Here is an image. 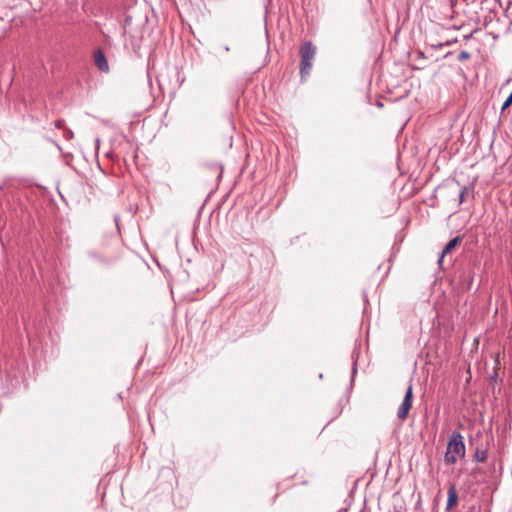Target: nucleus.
I'll list each match as a JSON object with an SVG mask.
<instances>
[{"mask_svg": "<svg viewBox=\"0 0 512 512\" xmlns=\"http://www.w3.org/2000/svg\"><path fill=\"white\" fill-rule=\"evenodd\" d=\"M465 456V445L463 437L459 432H454L447 444L444 460L446 464L452 465Z\"/></svg>", "mask_w": 512, "mask_h": 512, "instance_id": "f257e3e1", "label": "nucleus"}, {"mask_svg": "<svg viewBox=\"0 0 512 512\" xmlns=\"http://www.w3.org/2000/svg\"><path fill=\"white\" fill-rule=\"evenodd\" d=\"M316 49L310 42L304 43L300 48L301 55V74L307 75L312 67V60L315 56Z\"/></svg>", "mask_w": 512, "mask_h": 512, "instance_id": "f03ea898", "label": "nucleus"}, {"mask_svg": "<svg viewBox=\"0 0 512 512\" xmlns=\"http://www.w3.org/2000/svg\"><path fill=\"white\" fill-rule=\"evenodd\" d=\"M412 399H413V387H412V384H410L406 390L404 399L397 411V417L400 420L404 421L408 417L409 411L412 407Z\"/></svg>", "mask_w": 512, "mask_h": 512, "instance_id": "7ed1b4c3", "label": "nucleus"}, {"mask_svg": "<svg viewBox=\"0 0 512 512\" xmlns=\"http://www.w3.org/2000/svg\"><path fill=\"white\" fill-rule=\"evenodd\" d=\"M94 62L99 70L108 72L109 65L102 50L98 49L94 52Z\"/></svg>", "mask_w": 512, "mask_h": 512, "instance_id": "20e7f679", "label": "nucleus"}, {"mask_svg": "<svg viewBox=\"0 0 512 512\" xmlns=\"http://www.w3.org/2000/svg\"><path fill=\"white\" fill-rule=\"evenodd\" d=\"M461 241V238L459 236L451 239L447 244L446 246L444 247L442 253H441V256H440V259H439V264L442 263V260L443 258L445 257V255L449 254Z\"/></svg>", "mask_w": 512, "mask_h": 512, "instance_id": "39448f33", "label": "nucleus"}, {"mask_svg": "<svg viewBox=\"0 0 512 512\" xmlns=\"http://www.w3.org/2000/svg\"><path fill=\"white\" fill-rule=\"evenodd\" d=\"M458 495L454 485H451L448 489V500H447V509L450 510L453 506L457 504Z\"/></svg>", "mask_w": 512, "mask_h": 512, "instance_id": "423d86ee", "label": "nucleus"}, {"mask_svg": "<svg viewBox=\"0 0 512 512\" xmlns=\"http://www.w3.org/2000/svg\"><path fill=\"white\" fill-rule=\"evenodd\" d=\"M487 451L484 449H477L474 453V460L477 462H485L487 460Z\"/></svg>", "mask_w": 512, "mask_h": 512, "instance_id": "0eeeda50", "label": "nucleus"}, {"mask_svg": "<svg viewBox=\"0 0 512 512\" xmlns=\"http://www.w3.org/2000/svg\"><path fill=\"white\" fill-rule=\"evenodd\" d=\"M62 125H63V121H62V120H57V121L55 122V126H56L57 128H61V127H62Z\"/></svg>", "mask_w": 512, "mask_h": 512, "instance_id": "6e6552de", "label": "nucleus"}, {"mask_svg": "<svg viewBox=\"0 0 512 512\" xmlns=\"http://www.w3.org/2000/svg\"><path fill=\"white\" fill-rule=\"evenodd\" d=\"M460 57H461L462 59H466V58H468V57H469V54H468L467 52H462V53H461V55H460Z\"/></svg>", "mask_w": 512, "mask_h": 512, "instance_id": "1a4fd4ad", "label": "nucleus"}, {"mask_svg": "<svg viewBox=\"0 0 512 512\" xmlns=\"http://www.w3.org/2000/svg\"><path fill=\"white\" fill-rule=\"evenodd\" d=\"M70 137H72V131H68L67 138H70Z\"/></svg>", "mask_w": 512, "mask_h": 512, "instance_id": "9d476101", "label": "nucleus"}, {"mask_svg": "<svg viewBox=\"0 0 512 512\" xmlns=\"http://www.w3.org/2000/svg\"><path fill=\"white\" fill-rule=\"evenodd\" d=\"M463 196H464V192H462V193L460 194V199H461V200L463 199Z\"/></svg>", "mask_w": 512, "mask_h": 512, "instance_id": "9b49d317", "label": "nucleus"}]
</instances>
